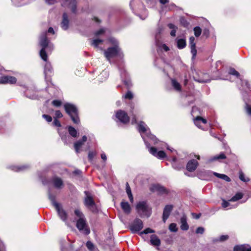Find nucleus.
I'll return each mask as SVG.
<instances>
[{
  "label": "nucleus",
  "mask_w": 251,
  "mask_h": 251,
  "mask_svg": "<svg viewBox=\"0 0 251 251\" xmlns=\"http://www.w3.org/2000/svg\"><path fill=\"white\" fill-rule=\"evenodd\" d=\"M4 71L3 68L0 65V83L5 84H14L17 81V79L15 77L9 75H2L3 72Z\"/></svg>",
  "instance_id": "9d476101"
},
{
  "label": "nucleus",
  "mask_w": 251,
  "mask_h": 251,
  "mask_svg": "<svg viewBox=\"0 0 251 251\" xmlns=\"http://www.w3.org/2000/svg\"><path fill=\"white\" fill-rule=\"evenodd\" d=\"M169 230L172 232H176L177 231V228L176 227V225L175 223H172L169 225Z\"/></svg>",
  "instance_id": "49530a36"
},
{
  "label": "nucleus",
  "mask_w": 251,
  "mask_h": 251,
  "mask_svg": "<svg viewBox=\"0 0 251 251\" xmlns=\"http://www.w3.org/2000/svg\"><path fill=\"white\" fill-rule=\"evenodd\" d=\"M189 43L191 48V52L192 54V59L194 60L197 55V50L196 49V43H195V38L193 36L189 38Z\"/></svg>",
  "instance_id": "6ab92c4d"
},
{
  "label": "nucleus",
  "mask_w": 251,
  "mask_h": 251,
  "mask_svg": "<svg viewBox=\"0 0 251 251\" xmlns=\"http://www.w3.org/2000/svg\"><path fill=\"white\" fill-rule=\"evenodd\" d=\"M138 130L140 132L147 148H149V142L153 144L157 143L158 139L151 134L150 128L143 122H140L138 125Z\"/></svg>",
  "instance_id": "f03ea898"
},
{
  "label": "nucleus",
  "mask_w": 251,
  "mask_h": 251,
  "mask_svg": "<svg viewBox=\"0 0 251 251\" xmlns=\"http://www.w3.org/2000/svg\"><path fill=\"white\" fill-rule=\"evenodd\" d=\"M109 42L114 46V47H116V46H118V42L117 41V40L115 39L114 38H113V37H111V38H109Z\"/></svg>",
  "instance_id": "09e8293b"
},
{
  "label": "nucleus",
  "mask_w": 251,
  "mask_h": 251,
  "mask_svg": "<svg viewBox=\"0 0 251 251\" xmlns=\"http://www.w3.org/2000/svg\"><path fill=\"white\" fill-rule=\"evenodd\" d=\"M240 79L241 80L242 86H244L245 85L247 88H248V89H250L251 88V87L249 86V82H248L247 80H242V79H241V78H240Z\"/></svg>",
  "instance_id": "6e6d98bb"
},
{
  "label": "nucleus",
  "mask_w": 251,
  "mask_h": 251,
  "mask_svg": "<svg viewBox=\"0 0 251 251\" xmlns=\"http://www.w3.org/2000/svg\"><path fill=\"white\" fill-rule=\"evenodd\" d=\"M121 206L124 212L128 214L131 212V207L129 204L126 201H122L121 202Z\"/></svg>",
  "instance_id": "b1692460"
},
{
  "label": "nucleus",
  "mask_w": 251,
  "mask_h": 251,
  "mask_svg": "<svg viewBox=\"0 0 251 251\" xmlns=\"http://www.w3.org/2000/svg\"><path fill=\"white\" fill-rule=\"evenodd\" d=\"M194 123L198 127L204 129V126L206 125L207 121L206 119L200 116H196V117L194 119Z\"/></svg>",
  "instance_id": "dca6fc26"
},
{
  "label": "nucleus",
  "mask_w": 251,
  "mask_h": 251,
  "mask_svg": "<svg viewBox=\"0 0 251 251\" xmlns=\"http://www.w3.org/2000/svg\"><path fill=\"white\" fill-rule=\"evenodd\" d=\"M126 192L131 202H133V197L131 191L128 183L126 184Z\"/></svg>",
  "instance_id": "2f4dec72"
},
{
  "label": "nucleus",
  "mask_w": 251,
  "mask_h": 251,
  "mask_svg": "<svg viewBox=\"0 0 251 251\" xmlns=\"http://www.w3.org/2000/svg\"><path fill=\"white\" fill-rule=\"evenodd\" d=\"M151 243L152 245L159 246L160 245V240L156 235H151Z\"/></svg>",
  "instance_id": "cd10ccee"
},
{
  "label": "nucleus",
  "mask_w": 251,
  "mask_h": 251,
  "mask_svg": "<svg viewBox=\"0 0 251 251\" xmlns=\"http://www.w3.org/2000/svg\"><path fill=\"white\" fill-rule=\"evenodd\" d=\"M243 194L241 193H237L235 196L229 200V201H236L243 198Z\"/></svg>",
  "instance_id": "4c0bfd02"
},
{
  "label": "nucleus",
  "mask_w": 251,
  "mask_h": 251,
  "mask_svg": "<svg viewBox=\"0 0 251 251\" xmlns=\"http://www.w3.org/2000/svg\"><path fill=\"white\" fill-rule=\"evenodd\" d=\"M42 117L46 120V121H47L48 122H51L52 121V117L50 116V115H46V114H43L42 115Z\"/></svg>",
  "instance_id": "603ef678"
},
{
  "label": "nucleus",
  "mask_w": 251,
  "mask_h": 251,
  "mask_svg": "<svg viewBox=\"0 0 251 251\" xmlns=\"http://www.w3.org/2000/svg\"><path fill=\"white\" fill-rule=\"evenodd\" d=\"M105 32V29L104 28H101L98 31L95 32V35L96 36H99L100 35H101L103 34Z\"/></svg>",
  "instance_id": "e2e57ef3"
},
{
  "label": "nucleus",
  "mask_w": 251,
  "mask_h": 251,
  "mask_svg": "<svg viewBox=\"0 0 251 251\" xmlns=\"http://www.w3.org/2000/svg\"><path fill=\"white\" fill-rule=\"evenodd\" d=\"M204 231V228L202 227H199L197 228L196 232L197 234H202Z\"/></svg>",
  "instance_id": "4d7b16f0"
},
{
  "label": "nucleus",
  "mask_w": 251,
  "mask_h": 251,
  "mask_svg": "<svg viewBox=\"0 0 251 251\" xmlns=\"http://www.w3.org/2000/svg\"><path fill=\"white\" fill-rule=\"evenodd\" d=\"M172 164L173 168L179 170L184 167L185 162L182 160H177L176 157H173L172 159Z\"/></svg>",
  "instance_id": "2eb2a0df"
},
{
  "label": "nucleus",
  "mask_w": 251,
  "mask_h": 251,
  "mask_svg": "<svg viewBox=\"0 0 251 251\" xmlns=\"http://www.w3.org/2000/svg\"><path fill=\"white\" fill-rule=\"evenodd\" d=\"M163 29L162 26H159L156 31L155 35V39L156 41V44L157 46H159V38L160 34L161 33L162 31H163Z\"/></svg>",
  "instance_id": "c756f323"
},
{
  "label": "nucleus",
  "mask_w": 251,
  "mask_h": 251,
  "mask_svg": "<svg viewBox=\"0 0 251 251\" xmlns=\"http://www.w3.org/2000/svg\"><path fill=\"white\" fill-rule=\"evenodd\" d=\"M180 228L182 230H187L189 229V226L187 223L186 217L183 215L180 219Z\"/></svg>",
  "instance_id": "393cba45"
},
{
  "label": "nucleus",
  "mask_w": 251,
  "mask_h": 251,
  "mask_svg": "<svg viewBox=\"0 0 251 251\" xmlns=\"http://www.w3.org/2000/svg\"><path fill=\"white\" fill-rule=\"evenodd\" d=\"M198 112V113L201 114L200 109H199L197 106H194L192 107L191 113L194 116V115H197V112Z\"/></svg>",
  "instance_id": "3c124183"
},
{
  "label": "nucleus",
  "mask_w": 251,
  "mask_h": 251,
  "mask_svg": "<svg viewBox=\"0 0 251 251\" xmlns=\"http://www.w3.org/2000/svg\"><path fill=\"white\" fill-rule=\"evenodd\" d=\"M186 46V42L184 39H179L177 40V47L179 49H182Z\"/></svg>",
  "instance_id": "7c9ffc66"
},
{
  "label": "nucleus",
  "mask_w": 251,
  "mask_h": 251,
  "mask_svg": "<svg viewBox=\"0 0 251 251\" xmlns=\"http://www.w3.org/2000/svg\"><path fill=\"white\" fill-rule=\"evenodd\" d=\"M234 251H251V247L248 245H236L234 247Z\"/></svg>",
  "instance_id": "4be33fe9"
},
{
  "label": "nucleus",
  "mask_w": 251,
  "mask_h": 251,
  "mask_svg": "<svg viewBox=\"0 0 251 251\" xmlns=\"http://www.w3.org/2000/svg\"><path fill=\"white\" fill-rule=\"evenodd\" d=\"M12 170L15 172L24 171L29 168V166L27 165H23L20 166H12L10 167Z\"/></svg>",
  "instance_id": "a878e982"
},
{
  "label": "nucleus",
  "mask_w": 251,
  "mask_h": 251,
  "mask_svg": "<svg viewBox=\"0 0 251 251\" xmlns=\"http://www.w3.org/2000/svg\"><path fill=\"white\" fill-rule=\"evenodd\" d=\"M143 227V223L141 220L136 219L130 225L129 228L132 233L140 231Z\"/></svg>",
  "instance_id": "9b49d317"
},
{
  "label": "nucleus",
  "mask_w": 251,
  "mask_h": 251,
  "mask_svg": "<svg viewBox=\"0 0 251 251\" xmlns=\"http://www.w3.org/2000/svg\"><path fill=\"white\" fill-rule=\"evenodd\" d=\"M104 56L107 60L110 61V59L115 57L121 56V49L119 46L108 48L104 52Z\"/></svg>",
  "instance_id": "1a4fd4ad"
},
{
  "label": "nucleus",
  "mask_w": 251,
  "mask_h": 251,
  "mask_svg": "<svg viewBox=\"0 0 251 251\" xmlns=\"http://www.w3.org/2000/svg\"><path fill=\"white\" fill-rule=\"evenodd\" d=\"M213 174L216 177L221 178L223 180H225L226 182H230L231 180L230 178L227 176H226V175L221 174H219V173H217L216 172H213Z\"/></svg>",
  "instance_id": "c85d7f7f"
},
{
  "label": "nucleus",
  "mask_w": 251,
  "mask_h": 251,
  "mask_svg": "<svg viewBox=\"0 0 251 251\" xmlns=\"http://www.w3.org/2000/svg\"><path fill=\"white\" fill-rule=\"evenodd\" d=\"M84 143L83 141L79 140L74 144L75 149L77 153H78L79 152V149L81 148V147L84 144Z\"/></svg>",
  "instance_id": "e433bc0d"
},
{
  "label": "nucleus",
  "mask_w": 251,
  "mask_h": 251,
  "mask_svg": "<svg viewBox=\"0 0 251 251\" xmlns=\"http://www.w3.org/2000/svg\"><path fill=\"white\" fill-rule=\"evenodd\" d=\"M120 75L124 83L129 88L131 86V82L128 74L124 69L120 70Z\"/></svg>",
  "instance_id": "4468645a"
},
{
  "label": "nucleus",
  "mask_w": 251,
  "mask_h": 251,
  "mask_svg": "<svg viewBox=\"0 0 251 251\" xmlns=\"http://www.w3.org/2000/svg\"><path fill=\"white\" fill-rule=\"evenodd\" d=\"M84 193L86 195L84 201V205L93 213H97L98 212V208L93 198L89 195L88 192L85 191Z\"/></svg>",
  "instance_id": "6e6552de"
},
{
  "label": "nucleus",
  "mask_w": 251,
  "mask_h": 251,
  "mask_svg": "<svg viewBox=\"0 0 251 251\" xmlns=\"http://www.w3.org/2000/svg\"><path fill=\"white\" fill-rule=\"evenodd\" d=\"M75 214L77 218L76 224L77 229L85 235L89 234L90 232V230L83 213L79 209H75Z\"/></svg>",
  "instance_id": "7ed1b4c3"
},
{
  "label": "nucleus",
  "mask_w": 251,
  "mask_h": 251,
  "mask_svg": "<svg viewBox=\"0 0 251 251\" xmlns=\"http://www.w3.org/2000/svg\"><path fill=\"white\" fill-rule=\"evenodd\" d=\"M123 98L126 99L131 100L133 98V94L131 91H128L127 93L123 96Z\"/></svg>",
  "instance_id": "a18cd8bd"
},
{
  "label": "nucleus",
  "mask_w": 251,
  "mask_h": 251,
  "mask_svg": "<svg viewBox=\"0 0 251 251\" xmlns=\"http://www.w3.org/2000/svg\"><path fill=\"white\" fill-rule=\"evenodd\" d=\"M209 35V31L208 29H204L203 31V35L206 37H208Z\"/></svg>",
  "instance_id": "69168bd1"
},
{
  "label": "nucleus",
  "mask_w": 251,
  "mask_h": 251,
  "mask_svg": "<svg viewBox=\"0 0 251 251\" xmlns=\"http://www.w3.org/2000/svg\"><path fill=\"white\" fill-rule=\"evenodd\" d=\"M51 182L54 187L58 189H61L63 186V182L61 178L54 176L51 179Z\"/></svg>",
  "instance_id": "aec40b11"
},
{
  "label": "nucleus",
  "mask_w": 251,
  "mask_h": 251,
  "mask_svg": "<svg viewBox=\"0 0 251 251\" xmlns=\"http://www.w3.org/2000/svg\"><path fill=\"white\" fill-rule=\"evenodd\" d=\"M136 209L141 217H149L152 213L151 208L146 201H141L138 202L136 205Z\"/></svg>",
  "instance_id": "39448f33"
},
{
  "label": "nucleus",
  "mask_w": 251,
  "mask_h": 251,
  "mask_svg": "<svg viewBox=\"0 0 251 251\" xmlns=\"http://www.w3.org/2000/svg\"><path fill=\"white\" fill-rule=\"evenodd\" d=\"M69 26V16L66 12H64L62 15V19L61 22V27L64 30H66Z\"/></svg>",
  "instance_id": "f3484780"
},
{
  "label": "nucleus",
  "mask_w": 251,
  "mask_h": 251,
  "mask_svg": "<svg viewBox=\"0 0 251 251\" xmlns=\"http://www.w3.org/2000/svg\"><path fill=\"white\" fill-rule=\"evenodd\" d=\"M150 153L159 159H163L166 157V154L164 151H157L155 148L150 147V143H149V148H148Z\"/></svg>",
  "instance_id": "ddd939ff"
},
{
  "label": "nucleus",
  "mask_w": 251,
  "mask_h": 251,
  "mask_svg": "<svg viewBox=\"0 0 251 251\" xmlns=\"http://www.w3.org/2000/svg\"><path fill=\"white\" fill-rule=\"evenodd\" d=\"M239 178L245 182H248L250 180L249 178L245 177L244 174L242 172H239Z\"/></svg>",
  "instance_id": "c03bdc74"
},
{
  "label": "nucleus",
  "mask_w": 251,
  "mask_h": 251,
  "mask_svg": "<svg viewBox=\"0 0 251 251\" xmlns=\"http://www.w3.org/2000/svg\"><path fill=\"white\" fill-rule=\"evenodd\" d=\"M49 198L55 207L60 219L63 221H65L67 219V213L55 201V196L51 194L50 190H49Z\"/></svg>",
  "instance_id": "0eeeda50"
},
{
  "label": "nucleus",
  "mask_w": 251,
  "mask_h": 251,
  "mask_svg": "<svg viewBox=\"0 0 251 251\" xmlns=\"http://www.w3.org/2000/svg\"><path fill=\"white\" fill-rule=\"evenodd\" d=\"M39 44L42 47L40 51V56L44 61L46 62L44 67V74L45 78H47L48 76H50L53 73V69L50 63L47 61V52L51 51L53 49V46L48 39L46 31L41 34Z\"/></svg>",
  "instance_id": "f257e3e1"
},
{
  "label": "nucleus",
  "mask_w": 251,
  "mask_h": 251,
  "mask_svg": "<svg viewBox=\"0 0 251 251\" xmlns=\"http://www.w3.org/2000/svg\"><path fill=\"white\" fill-rule=\"evenodd\" d=\"M195 35L196 37H199L201 33V29L199 26H196L194 28Z\"/></svg>",
  "instance_id": "79ce46f5"
},
{
  "label": "nucleus",
  "mask_w": 251,
  "mask_h": 251,
  "mask_svg": "<svg viewBox=\"0 0 251 251\" xmlns=\"http://www.w3.org/2000/svg\"><path fill=\"white\" fill-rule=\"evenodd\" d=\"M228 238V236L227 235H222L219 238V241H224L226 240H227Z\"/></svg>",
  "instance_id": "338daca9"
},
{
  "label": "nucleus",
  "mask_w": 251,
  "mask_h": 251,
  "mask_svg": "<svg viewBox=\"0 0 251 251\" xmlns=\"http://www.w3.org/2000/svg\"><path fill=\"white\" fill-rule=\"evenodd\" d=\"M229 201H227L225 200H223V202L222 203V205L223 207L226 208L228 206H229L230 205Z\"/></svg>",
  "instance_id": "052dcab7"
},
{
  "label": "nucleus",
  "mask_w": 251,
  "mask_h": 251,
  "mask_svg": "<svg viewBox=\"0 0 251 251\" xmlns=\"http://www.w3.org/2000/svg\"><path fill=\"white\" fill-rule=\"evenodd\" d=\"M86 245L90 251H94L96 248L93 243L89 241L87 242Z\"/></svg>",
  "instance_id": "a19ab883"
},
{
  "label": "nucleus",
  "mask_w": 251,
  "mask_h": 251,
  "mask_svg": "<svg viewBox=\"0 0 251 251\" xmlns=\"http://www.w3.org/2000/svg\"><path fill=\"white\" fill-rule=\"evenodd\" d=\"M102 42H103V40H101V39H94L92 41V45L93 46H94L95 48H98L99 45L101 44Z\"/></svg>",
  "instance_id": "37998d69"
},
{
  "label": "nucleus",
  "mask_w": 251,
  "mask_h": 251,
  "mask_svg": "<svg viewBox=\"0 0 251 251\" xmlns=\"http://www.w3.org/2000/svg\"><path fill=\"white\" fill-rule=\"evenodd\" d=\"M61 101L59 100H53L52 101V104L56 106V107H59L61 105Z\"/></svg>",
  "instance_id": "864d4df0"
},
{
  "label": "nucleus",
  "mask_w": 251,
  "mask_h": 251,
  "mask_svg": "<svg viewBox=\"0 0 251 251\" xmlns=\"http://www.w3.org/2000/svg\"><path fill=\"white\" fill-rule=\"evenodd\" d=\"M228 74L230 75H234L237 78L240 79V74L234 68H230L228 71Z\"/></svg>",
  "instance_id": "58836bf2"
},
{
  "label": "nucleus",
  "mask_w": 251,
  "mask_h": 251,
  "mask_svg": "<svg viewBox=\"0 0 251 251\" xmlns=\"http://www.w3.org/2000/svg\"><path fill=\"white\" fill-rule=\"evenodd\" d=\"M195 80L201 83H207L209 81L208 79H203L201 78H199L198 79L195 78Z\"/></svg>",
  "instance_id": "bf43d9fd"
},
{
  "label": "nucleus",
  "mask_w": 251,
  "mask_h": 251,
  "mask_svg": "<svg viewBox=\"0 0 251 251\" xmlns=\"http://www.w3.org/2000/svg\"><path fill=\"white\" fill-rule=\"evenodd\" d=\"M173 210V205H167L164 208L162 216V220L165 223L167 219L169 218L171 211Z\"/></svg>",
  "instance_id": "a211bd4d"
},
{
  "label": "nucleus",
  "mask_w": 251,
  "mask_h": 251,
  "mask_svg": "<svg viewBox=\"0 0 251 251\" xmlns=\"http://www.w3.org/2000/svg\"><path fill=\"white\" fill-rule=\"evenodd\" d=\"M62 140L66 144H68L70 142V137L66 133L64 134H60Z\"/></svg>",
  "instance_id": "ea45409f"
},
{
  "label": "nucleus",
  "mask_w": 251,
  "mask_h": 251,
  "mask_svg": "<svg viewBox=\"0 0 251 251\" xmlns=\"http://www.w3.org/2000/svg\"><path fill=\"white\" fill-rule=\"evenodd\" d=\"M49 5H53L58 1L60 2L62 6L70 9L71 12L75 14L77 12L76 0H44Z\"/></svg>",
  "instance_id": "20e7f679"
},
{
  "label": "nucleus",
  "mask_w": 251,
  "mask_h": 251,
  "mask_svg": "<svg viewBox=\"0 0 251 251\" xmlns=\"http://www.w3.org/2000/svg\"><path fill=\"white\" fill-rule=\"evenodd\" d=\"M66 112L70 116L73 122L76 124L79 123L78 111L76 107L73 104L66 103L64 105Z\"/></svg>",
  "instance_id": "423d86ee"
},
{
  "label": "nucleus",
  "mask_w": 251,
  "mask_h": 251,
  "mask_svg": "<svg viewBox=\"0 0 251 251\" xmlns=\"http://www.w3.org/2000/svg\"><path fill=\"white\" fill-rule=\"evenodd\" d=\"M180 22L184 27H187L189 25V22L184 17L180 18Z\"/></svg>",
  "instance_id": "de8ad7c7"
},
{
  "label": "nucleus",
  "mask_w": 251,
  "mask_h": 251,
  "mask_svg": "<svg viewBox=\"0 0 251 251\" xmlns=\"http://www.w3.org/2000/svg\"><path fill=\"white\" fill-rule=\"evenodd\" d=\"M172 85L176 90L178 91L181 90V85L176 80L172 79Z\"/></svg>",
  "instance_id": "72a5a7b5"
},
{
  "label": "nucleus",
  "mask_w": 251,
  "mask_h": 251,
  "mask_svg": "<svg viewBox=\"0 0 251 251\" xmlns=\"http://www.w3.org/2000/svg\"><path fill=\"white\" fill-rule=\"evenodd\" d=\"M154 230L151 229L150 228H147L146 229L144 230L143 231L141 232L140 233V235H142L143 234H147L148 233H154Z\"/></svg>",
  "instance_id": "8fccbe9b"
},
{
  "label": "nucleus",
  "mask_w": 251,
  "mask_h": 251,
  "mask_svg": "<svg viewBox=\"0 0 251 251\" xmlns=\"http://www.w3.org/2000/svg\"><path fill=\"white\" fill-rule=\"evenodd\" d=\"M226 158V156L223 152L220 153V154L216 155L213 157L209 158L207 162V163H210L215 161H219L220 159H224Z\"/></svg>",
  "instance_id": "5701e85b"
},
{
  "label": "nucleus",
  "mask_w": 251,
  "mask_h": 251,
  "mask_svg": "<svg viewBox=\"0 0 251 251\" xmlns=\"http://www.w3.org/2000/svg\"><path fill=\"white\" fill-rule=\"evenodd\" d=\"M168 26L170 29H172L170 32L171 35L173 37H175L176 36V29L177 28V27L173 24H169Z\"/></svg>",
  "instance_id": "f704fd0d"
},
{
  "label": "nucleus",
  "mask_w": 251,
  "mask_h": 251,
  "mask_svg": "<svg viewBox=\"0 0 251 251\" xmlns=\"http://www.w3.org/2000/svg\"><path fill=\"white\" fill-rule=\"evenodd\" d=\"M246 110L248 114L251 115V106L248 104H246Z\"/></svg>",
  "instance_id": "680f3d73"
},
{
  "label": "nucleus",
  "mask_w": 251,
  "mask_h": 251,
  "mask_svg": "<svg viewBox=\"0 0 251 251\" xmlns=\"http://www.w3.org/2000/svg\"><path fill=\"white\" fill-rule=\"evenodd\" d=\"M95 154L92 151H90L88 154V158L90 160H92Z\"/></svg>",
  "instance_id": "774afa93"
},
{
  "label": "nucleus",
  "mask_w": 251,
  "mask_h": 251,
  "mask_svg": "<svg viewBox=\"0 0 251 251\" xmlns=\"http://www.w3.org/2000/svg\"><path fill=\"white\" fill-rule=\"evenodd\" d=\"M198 162L195 159L190 160L187 164L186 169L189 172H193L197 168Z\"/></svg>",
  "instance_id": "412c9836"
},
{
  "label": "nucleus",
  "mask_w": 251,
  "mask_h": 251,
  "mask_svg": "<svg viewBox=\"0 0 251 251\" xmlns=\"http://www.w3.org/2000/svg\"><path fill=\"white\" fill-rule=\"evenodd\" d=\"M151 190L152 191H158L159 192H163L165 191L164 187L161 186L158 184L153 185L151 188Z\"/></svg>",
  "instance_id": "473e14b6"
},
{
  "label": "nucleus",
  "mask_w": 251,
  "mask_h": 251,
  "mask_svg": "<svg viewBox=\"0 0 251 251\" xmlns=\"http://www.w3.org/2000/svg\"><path fill=\"white\" fill-rule=\"evenodd\" d=\"M109 76V73L107 70H103L98 76V79L100 82H103L106 80Z\"/></svg>",
  "instance_id": "bb28decb"
},
{
  "label": "nucleus",
  "mask_w": 251,
  "mask_h": 251,
  "mask_svg": "<svg viewBox=\"0 0 251 251\" xmlns=\"http://www.w3.org/2000/svg\"><path fill=\"white\" fill-rule=\"evenodd\" d=\"M158 46L161 48L166 51H168L169 50V47H167L165 44H162L161 46H160V45L159 44V46Z\"/></svg>",
  "instance_id": "0e129e2a"
},
{
  "label": "nucleus",
  "mask_w": 251,
  "mask_h": 251,
  "mask_svg": "<svg viewBox=\"0 0 251 251\" xmlns=\"http://www.w3.org/2000/svg\"><path fill=\"white\" fill-rule=\"evenodd\" d=\"M53 126H56V127H60L61 126V124L59 122V121L57 120V119L54 118L53 122L52 123Z\"/></svg>",
  "instance_id": "13d9d810"
},
{
  "label": "nucleus",
  "mask_w": 251,
  "mask_h": 251,
  "mask_svg": "<svg viewBox=\"0 0 251 251\" xmlns=\"http://www.w3.org/2000/svg\"><path fill=\"white\" fill-rule=\"evenodd\" d=\"M63 117V115L59 110H56L55 112V116L54 118H60Z\"/></svg>",
  "instance_id": "5fc2aeb1"
},
{
  "label": "nucleus",
  "mask_w": 251,
  "mask_h": 251,
  "mask_svg": "<svg viewBox=\"0 0 251 251\" xmlns=\"http://www.w3.org/2000/svg\"><path fill=\"white\" fill-rule=\"evenodd\" d=\"M116 118L123 124H127L129 121V118L127 113L123 110H119L116 112Z\"/></svg>",
  "instance_id": "f8f14e48"
},
{
  "label": "nucleus",
  "mask_w": 251,
  "mask_h": 251,
  "mask_svg": "<svg viewBox=\"0 0 251 251\" xmlns=\"http://www.w3.org/2000/svg\"><path fill=\"white\" fill-rule=\"evenodd\" d=\"M68 132L69 134L73 137L77 136V132L76 130L72 126H68Z\"/></svg>",
  "instance_id": "c9c22d12"
}]
</instances>
